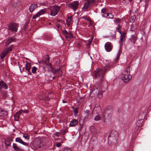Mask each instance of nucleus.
Returning <instances> with one entry per match:
<instances>
[{
    "mask_svg": "<svg viewBox=\"0 0 151 151\" xmlns=\"http://www.w3.org/2000/svg\"><path fill=\"white\" fill-rule=\"evenodd\" d=\"M94 109H95L97 111H99L101 110L100 106L98 105L95 106L94 108Z\"/></svg>",
    "mask_w": 151,
    "mask_h": 151,
    "instance_id": "f704fd0d",
    "label": "nucleus"
},
{
    "mask_svg": "<svg viewBox=\"0 0 151 151\" xmlns=\"http://www.w3.org/2000/svg\"><path fill=\"white\" fill-rule=\"evenodd\" d=\"M117 27H121L120 26V25H119V24H118L117 25Z\"/></svg>",
    "mask_w": 151,
    "mask_h": 151,
    "instance_id": "e2e57ef3",
    "label": "nucleus"
},
{
    "mask_svg": "<svg viewBox=\"0 0 151 151\" xmlns=\"http://www.w3.org/2000/svg\"><path fill=\"white\" fill-rule=\"evenodd\" d=\"M9 52V50L7 49L4 50L1 53L0 55L1 58L3 59L4 58L6 55L8 54Z\"/></svg>",
    "mask_w": 151,
    "mask_h": 151,
    "instance_id": "6ab92c4d",
    "label": "nucleus"
},
{
    "mask_svg": "<svg viewBox=\"0 0 151 151\" xmlns=\"http://www.w3.org/2000/svg\"><path fill=\"white\" fill-rule=\"evenodd\" d=\"M23 137L27 139H28L29 138V136L27 134H24L23 135Z\"/></svg>",
    "mask_w": 151,
    "mask_h": 151,
    "instance_id": "37998d69",
    "label": "nucleus"
},
{
    "mask_svg": "<svg viewBox=\"0 0 151 151\" xmlns=\"http://www.w3.org/2000/svg\"><path fill=\"white\" fill-rule=\"evenodd\" d=\"M6 92H4L2 93V94L4 97H5L6 96Z\"/></svg>",
    "mask_w": 151,
    "mask_h": 151,
    "instance_id": "4d7b16f0",
    "label": "nucleus"
},
{
    "mask_svg": "<svg viewBox=\"0 0 151 151\" xmlns=\"http://www.w3.org/2000/svg\"><path fill=\"white\" fill-rule=\"evenodd\" d=\"M15 141L17 142H18L20 144H21L27 146H28V144L27 143L23 141L19 137H17L15 139Z\"/></svg>",
    "mask_w": 151,
    "mask_h": 151,
    "instance_id": "2eb2a0df",
    "label": "nucleus"
},
{
    "mask_svg": "<svg viewBox=\"0 0 151 151\" xmlns=\"http://www.w3.org/2000/svg\"><path fill=\"white\" fill-rule=\"evenodd\" d=\"M78 122L76 119H73L70 122V126L73 127L76 126Z\"/></svg>",
    "mask_w": 151,
    "mask_h": 151,
    "instance_id": "5701e85b",
    "label": "nucleus"
},
{
    "mask_svg": "<svg viewBox=\"0 0 151 151\" xmlns=\"http://www.w3.org/2000/svg\"><path fill=\"white\" fill-rule=\"evenodd\" d=\"M51 69L52 72L54 74L57 73H59L60 71V68L55 70V68L52 67L51 64L50 63H49L47 65Z\"/></svg>",
    "mask_w": 151,
    "mask_h": 151,
    "instance_id": "f3484780",
    "label": "nucleus"
},
{
    "mask_svg": "<svg viewBox=\"0 0 151 151\" xmlns=\"http://www.w3.org/2000/svg\"><path fill=\"white\" fill-rule=\"evenodd\" d=\"M31 65L30 63H28L27 62H26V64L25 65V66L24 68H23V70L24 69L28 71V74L29 75L31 74V72L30 71V70Z\"/></svg>",
    "mask_w": 151,
    "mask_h": 151,
    "instance_id": "ddd939ff",
    "label": "nucleus"
},
{
    "mask_svg": "<svg viewBox=\"0 0 151 151\" xmlns=\"http://www.w3.org/2000/svg\"><path fill=\"white\" fill-rule=\"evenodd\" d=\"M66 102L64 100H63V103H65Z\"/></svg>",
    "mask_w": 151,
    "mask_h": 151,
    "instance_id": "680f3d73",
    "label": "nucleus"
},
{
    "mask_svg": "<svg viewBox=\"0 0 151 151\" xmlns=\"http://www.w3.org/2000/svg\"><path fill=\"white\" fill-rule=\"evenodd\" d=\"M65 37L66 38H70L71 39L73 37L72 34L71 32H68V34L65 35Z\"/></svg>",
    "mask_w": 151,
    "mask_h": 151,
    "instance_id": "7c9ffc66",
    "label": "nucleus"
},
{
    "mask_svg": "<svg viewBox=\"0 0 151 151\" xmlns=\"http://www.w3.org/2000/svg\"><path fill=\"white\" fill-rule=\"evenodd\" d=\"M13 47V46H12L9 48L6 49H7L9 50V52L10 51H11L12 50V48Z\"/></svg>",
    "mask_w": 151,
    "mask_h": 151,
    "instance_id": "5fc2aeb1",
    "label": "nucleus"
},
{
    "mask_svg": "<svg viewBox=\"0 0 151 151\" xmlns=\"http://www.w3.org/2000/svg\"><path fill=\"white\" fill-rule=\"evenodd\" d=\"M129 1H132V0H129Z\"/></svg>",
    "mask_w": 151,
    "mask_h": 151,
    "instance_id": "338daca9",
    "label": "nucleus"
},
{
    "mask_svg": "<svg viewBox=\"0 0 151 151\" xmlns=\"http://www.w3.org/2000/svg\"><path fill=\"white\" fill-rule=\"evenodd\" d=\"M61 146V144L59 142H58L56 144V146L57 147H59Z\"/></svg>",
    "mask_w": 151,
    "mask_h": 151,
    "instance_id": "603ef678",
    "label": "nucleus"
},
{
    "mask_svg": "<svg viewBox=\"0 0 151 151\" xmlns=\"http://www.w3.org/2000/svg\"><path fill=\"white\" fill-rule=\"evenodd\" d=\"M95 2V0H87V2L84 4L83 7L84 9H87L92 3H94Z\"/></svg>",
    "mask_w": 151,
    "mask_h": 151,
    "instance_id": "f8f14e48",
    "label": "nucleus"
},
{
    "mask_svg": "<svg viewBox=\"0 0 151 151\" xmlns=\"http://www.w3.org/2000/svg\"><path fill=\"white\" fill-rule=\"evenodd\" d=\"M68 131V130L66 129H65L63 130L60 133L62 135H64Z\"/></svg>",
    "mask_w": 151,
    "mask_h": 151,
    "instance_id": "a18cd8bd",
    "label": "nucleus"
},
{
    "mask_svg": "<svg viewBox=\"0 0 151 151\" xmlns=\"http://www.w3.org/2000/svg\"><path fill=\"white\" fill-rule=\"evenodd\" d=\"M78 1H75L70 3L68 4V6L73 9L74 11H75L78 8Z\"/></svg>",
    "mask_w": 151,
    "mask_h": 151,
    "instance_id": "6e6552de",
    "label": "nucleus"
},
{
    "mask_svg": "<svg viewBox=\"0 0 151 151\" xmlns=\"http://www.w3.org/2000/svg\"><path fill=\"white\" fill-rule=\"evenodd\" d=\"M104 47L105 50L107 52L111 51L113 48L112 44L109 42L106 43L104 45Z\"/></svg>",
    "mask_w": 151,
    "mask_h": 151,
    "instance_id": "9d476101",
    "label": "nucleus"
},
{
    "mask_svg": "<svg viewBox=\"0 0 151 151\" xmlns=\"http://www.w3.org/2000/svg\"><path fill=\"white\" fill-rule=\"evenodd\" d=\"M121 20V19H120L118 18H115L114 19V22L115 23H119L120 22V21Z\"/></svg>",
    "mask_w": 151,
    "mask_h": 151,
    "instance_id": "e433bc0d",
    "label": "nucleus"
},
{
    "mask_svg": "<svg viewBox=\"0 0 151 151\" xmlns=\"http://www.w3.org/2000/svg\"><path fill=\"white\" fill-rule=\"evenodd\" d=\"M42 142L40 138L35 139L33 142L32 146L35 149L40 148L42 145Z\"/></svg>",
    "mask_w": 151,
    "mask_h": 151,
    "instance_id": "39448f33",
    "label": "nucleus"
},
{
    "mask_svg": "<svg viewBox=\"0 0 151 151\" xmlns=\"http://www.w3.org/2000/svg\"><path fill=\"white\" fill-rule=\"evenodd\" d=\"M132 70L130 66H128L122 72V74L123 76L122 77V79L124 82L127 83L132 79V75L129 74Z\"/></svg>",
    "mask_w": 151,
    "mask_h": 151,
    "instance_id": "f03ea898",
    "label": "nucleus"
},
{
    "mask_svg": "<svg viewBox=\"0 0 151 151\" xmlns=\"http://www.w3.org/2000/svg\"><path fill=\"white\" fill-rule=\"evenodd\" d=\"M13 147L15 151H24V150L18 147L17 145L14 143L13 144Z\"/></svg>",
    "mask_w": 151,
    "mask_h": 151,
    "instance_id": "4be33fe9",
    "label": "nucleus"
},
{
    "mask_svg": "<svg viewBox=\"0 0 151 151\" xmlns=\"http://www.w3.org/2000/svg\"><path fill=\"white\" fill-rule=\"evenodd\" d=\"M60 132H56L55 134V135L57 137L59 136L60 135Z\"/></svg>",
    "mask_w": 151,
    "mask_h": 151,
    "instance_id": "6e6d98bb",
    "label": "nucleus"
},
{
    "mask_svg": "<svg viewBox=\"0 0 151 151\" xmlns=\"http://www.w3.org/2000/svg\"><path fill=\"white\" fill-rule=\"evenodd\" d=\"M37 5L36 4H32L29 6V11L30 13H32L35 9L37 7Z\"/></svg>",
    "mask_w": 151,
    "mask_h": 151,
    "instance_id": "aec40b11",
    "label": "nucleus"
},
{
    "mask_svg": "<svg viewBox=\"0 0 151 151\" xmlns=\"http://www.w3.org/2000/svg\"><path fill=\"white\" fill-rule=\"evenodd\" d=\"M63 151H71L69 148H65L64 149Z\"/></svg>",
    "mask_w": 151,
    "mask_h": 151,
    "instance_id": "864d4df0",
    "label": "nucleus"
},
{
    "mask_svg": "<svg viewBox=\"0 0 151 151\" xmlns=\"http://www.w3.org/2000/svg\"><path fill=\"white\" fill-rule=\"evenodd\" d=\"M111 35L109 36V37H110L112 38H114L116 37V32L114 31H112L111 32Z\"/></svg>",
    "mask_w": 151,
    "mask_h": 151,
    "instance_id": "2f4dec72",
    "label": "nucleus"
},
{
    "mask_svg": "<svg viewBox=\"0 0 151 151\" xmlns=\"http://www.w3.org/2000/svg\"><path fill=\"white\" fill-rule=\"evenodd\" d=\"M137 40V38L135 35H132L131 37L129 39V40L133 45H134Z\"/></svg>",
    "mask_w": 151,
    "mask_h": 151,
    "instance_id": "dca6fc26",
    "label": "nucleus"
},
{
    "mask_svg": "<svg viewBox=\"0 0 151 151\" xmlns=\"http://www.w3.org/2000/svg\"><path fill=\"white\" fill-rule=\"evenodd\" d=\"M125 36L126 34L124 32H123V34L122 35H121L119 39V41L120 42L121 44H122L123 42L124 39L125 38Z\"/></svg>",
    "mask_w": 151,
    "mask_h": 151,
    "instance_id": "393cba45",
    "label": "nucleus"
},
{
    "mask_svg": "<svg viewBox=\"0 0 151 151\" xmlns=\"http://www.w3.org/2000/svg\"><path fill=\"white\" fill-rule=\"evenodd\" d=\"M107 11V9L106 8H104L101 10V12L102 13H105Z\"/></svg>",
    "mask_w": 151,
    "mask_h": 151,
    "instance_id": "c03bdc74",
    "label": "nucleus"
},
{
    "mask_svg": "<svg viewBox=\"0 0 151 151\" xmlns=\"http://www.w3.org/2000/svg\"><path fill=\"white\" fill-rule=\"evenodd\" d=\"M101 119V117L99 115L96 116L94 118V120L96 121L100 120Z\"/></svg>",
    "mask_w": 151,
    "mask_h": 151,
    "instance_id": "4c0bfd02",
    "label": "nucleus"
},
{
    "mask_svg": "<svg viewBox=\"0 0 151 151\" xmlns=\"http://www.w3.org/2000/svg\"><path fill=\"white\" fill-rule=\"evenodd\" d=\"M46 9H43L41 10L38 12V13L40 16L41 15L44 14L46 12Z\"/></svg>",
    "mask_w": 151,
    "mask_h": 151,
    "instance_id": "473e14b6",
    "label": "nucleus"
},
{
    "mask_svg": "<svg viewBox=\"0 0 151 151\" xmlns=\"http://www.w3.org/2000/svg\"><path fill=\"white\" fill-rule=\"evenodd\" d=\"M55 78V76H54L53 77H52V79H54V78Z\"/></svg>",
    "mask_w": 151,
    "mask_h": 151,
    "instance_id": "69168bd1",
    "label": "nucleus"
},
{
    "mask_svg": "<svg viewBox=\"0 0 151 151\" xmlns=\"http://www.w3.org/2000/svg\"><path fill=\"white\" fill-rule=\"evenodd\" d=\"M145 117V115L143 113H141L140 115L139 116V119H142L143 120V119Z\"/></svg>",
    "mask_w": 151,
    "mask_h": 151,
    "instance_id": "c85d7f7f",
    "label": "nucleus"
},
{
    "mask_svg": "<svg viewBox=\"0 0 151 151\" xmlns=\"http://www.w3.org/2000/svg\"><path fill=\"white\" fill-rule=\"evenodd\" d=\"M89 21H88L89 22V24L90 25H92L93 24V22L91 19Z\"/></svg>",
    "mask_w": 151,
    "mask_h": 151,
    "instance_id": "13d9d810",
    "label": "nucleus"
},
{
    "mask_svg": "<svg viewBox=\"0 0 151 151\" xmlns=\"http://www.w3.org/2000/svg\"><path fill=\"white\" fill-rule=\"evenodd\" d=\"M113 114V110L111 107L106 108L103 113V117H105V116L107 117H111Z\"/></svg>",
    "mask_w": 151,
    "mask_h": 151,
    "instance_id": "423d86ee",
    "label": "nucleus"
},
{
    "mask_svg": "<svg viewBox=\"0 0 151 151\" xmlns=\"http://www.w3.org/2000/svg\"><path fill=\"white\" fill-rule=\"evenodd\" d=\"M12 141V139L11 138L8 137L5 140V144L6 145V147L7 146L10 145L11 142Z\"/></svg>",
    "mask_w": 151,
    "mask_h": 151,
    "instance_id": "412c9836",
    "label": "nucleus"
},
{
    "mask_svg": "<svg viewBox=\"0 0 151 151\" xmlns=\"http://www.w3.org/2000/svg\"><path fill=\"white\" fill-rule=\"evenodd\" d=\"M18 25L16 23L13 22L10 23L8 26V29L12 31L16 32L17 30Z\"/></svg>",
    "mask_w": 151,
    "mask_h": 151,
    "instance_id": "0eeeda50",
    "label": "nucleus"
},
{
    "mask_svg": "<svg viewBox=\"0 0 151 151\" xmlns=\"http://www.w3.org/2000/svg\"><path fill=\"white\" fill-rule=\"evenodd\" d=\"M82 18L85 20H86L88 22L91 19L89 17H88L86 16H83L82 17Z\"/></svg>",
    "mask_w": 151,
    "mask_h": 151,
    "instance_id": "ea45409f",
    "label": "nucleus"
},
{
    "mask_svg": "<svg viewBox=\"0 0 151 151\" xmlns=\"http://www.w3.org/2000/svg\"><path fill=\"white\" fill-rule=\"evenodd\" d=\"M120 50H119L118 53H117V56L116 58V61H117L119 59V56L120 55Z\"/></svg>",
    "mask_w": 151,
    "mask_h": 151,
    "instance_id": "79ce46f5",
    "label": "nucleus"
},
{
    "mask_svg": "<svg viewBox=\"0 0 151 151\" xmlns=\"http://www.w3.org/2000/svg\"><path fill=\"white\" fill-rule=\"evenodd\" d=\"M71 19V17H68V19L66 20V23L68 26L70 25Z\"/></svg>",
    "mask_w": 151,
    "mask_h": 151,
    "instance_id": "c756f323",
    "label": "nucleus"
},
{
    "mask_svg": "<svg viewBox=\"0 0 151 151\" xmlns=\"http://www.w3.org/2000/svg\"><path fill=\"white\" fill-rule=\"evenodd\" d=\"M120 28H121V27H118L117 28H116V30L118 31V30H120L119 29H120Z\"/></svg>",
    "mask_w": 151,
    "mask_h": 151,
    "instance_id": "052dcab7",
    "label": "nucleus"
},
{
    "mask_svg": "<svg viewBox=\"0 0 151 151\" xmlns=\"http://www.w3.org/2000/svg\"><path fill=\"white\" fill-rule=\"evenodd\" d=\"M37 70V68L34 66L32 68V73L35 74L36 73V71Z\"/></svg>",
    "mask_w": 151,
    "mask_h": 151,
    "instance_id": "72a5a7b5",
    "label": "nucleus"
},
{
    "mask_svg": "<svg viewBox=\"0 0 151 151\" xmlns=\"http://www.w3.org/2000/svg\"><path fill=\"white\" fill-rule=\"evenodd\" d=\"M72 108L73 109L74 115L75 116H76V115H77V114L78 113V108H75L73 107Z\"/></svg>",
    "mask_w": 151,
    "mask_h": 151,
    "instance_id": "c9c22d12",
    "label": "nucleus"
},
{
    "mask_svg": "<svg viewBox=\"0 0 151 151\" xmlns=\"http://www.w3.org/2000/svg\"><path fill=\"white\" fill-rule=\"evenodd\" d=\"M60 9V7L58 6H53L50 9L51 15L55 16L56 15Z\"/></svg>",
    "mask_w": 151,
    "mask_h": 151,
    "instance_id": "1a4fd4ad",
    "label": "nucleus"
},
{
    "mask_svg": "<svg viewBox=\"0 0 151 151\" xmlns=\"http://www.w3.org/2000/svg\"><path fill=\"white\" fill-rule=\"evenodd\" d=\"M15 39L13 37H11L10 38L6 41V45H8L10 44L12 41H14Z\"/></svg>",
    "mask_w": 151,
    "mask_h": 151,
    "instance_id": "bb28decb",
    "label": "nucleus"
},
{
    "mask_svg": "<svg viewBox=\"0 0 151 151\" xmlns=\"http://www.w3.org/2000/svg\"><path fill=\"white\" fill-rule=\"evenodd\" d=\"M118 32H119L120 33V34H121V35H122V34H123V33H122V32H121V31H120V30H118Z\"/></svg>",
    "mask_w": 151,
    "mask_h": 151,
    "instance_id": "bf43d9fd",
    "label": "nucleus"
},
{
    "mask_svg": "<svg viewBox=\"0 0 151 151\" xmlns=\"http://www.w3.org/2000/svg\"><path fill=\"white\" fill-rule=\"evenodd\" d=\"M40 14L38 13H37L36 14L34 15L32 18L33 19H35L37 18V17H39L40 16Z\"/></svg>",
    "mask_w": 151,
    "mask_h": 151,
    "instance_id": "a19ab883",
    "label": "nucleus"
},
{
    "mask_svg": "<svg viewBox=\"0 0 151 151\" xmlns=\"http://www.w3.org/2000/svg\"><path fill=\"white\" fill-rule=\"evenodd\" d=\"M109 65L108 64L106 65L102 69L97 68L95 71L94 79H98L100 81L103 80L105 73L109 70Z\"/></svg>",
    "mask_w": 151,
    "mask_h": 151,
    "instance_id": "f257e3e1",
    "label": "nucleus"
},
{
    "mask_svg": "<svg viewBox=\"0 0 151 151\" xmlns=\"http://www.w3.org/2000/svg\"><path fill=\"white\" fill-rule=\"evenodd\" d=\"M90 111L88 110H86L84 111L85 113L86 114V116H87L90 114Z\"/></svg>",
    "mask_w": 151,
    "mask_h": 151,
    "instance_id": "09e8293b",
    "label": "nucleus"
},
{
    "mask_svg": "<svg viewBox=\"0 0 151 151\" xmlns=\"http://www.w3.org/2000/svg\"><path fill=\"white\" fill-rule=\"evenodd\" d=\"M62 32L63 34H64L65 36V35H66L68 33L67 32V31L65 30H63V31Z\"/></svg>",
    "mask_w": 151,
    "mask_h": 151,
    "instance_id": "8fccbe9b",
    "label": "nucleus"
},
{
    "mask_svg": "<svg viewBox=\"0 0 151 151\" xmlns=\"http://www.w3.org/2000/svg\"><path fill=\"white\" fill-rule=\"evenodd\" d=\"M7 112L3 110L0 109V116L2 117L6 115Z\"/></svg>",
    "mask_w": 151,
    "mask_h": 151,
    "instance_id": "a878e982",
    "label": "nucleus"
},
{
    "mask_svg": "<svg viewBox=\"0 0 151 151\" xmlns=\"http://www.w3.org/2000/svg\"><path fill=\"white\" fill-rule=\"evenodd\" d=\"M143 122V120L142 119H139L137 122V127L136 128H137V129H138L139 127H141L142 125V123Z\"/></svg>",
    "mask_w": 151,
    "mask_h": 151,
    "instance_id": "b1692460",
    "label": "nucleus"
},
{
    "mask_svg": "<svg viewBox=\"0 0 151 151\" xmlns=\"http://www.w3.org/2000/svg\"><path fill=\"white\" fill-rule=\"evenodd\" d=\"M90 130L93 134H94L97 133L96 129L93 126H92L90 127Z\"/></svg>",
    "mask_w": 151,
    "mask_h": 151,
    "instance_id": "cd10ccee",
    "label": "nucleus"
},
{
    "mask_svg": "<svg viewBox=\"0 0 151 151\" xmlns=\"http://www.w3.org/2000/svg\"><path fill=\"white\" fill-rule=\"evenodd\" d=\"M28 112V111L27 110H21L17 112L14 115L15 120L16 121H18V119L19 118L20 115L22 113H27Z\"/></svg>",
    "mask_w": 151,
    "mask_h": 151,
    "instance_id": "9b49d317",
    "label": "nucleus"
},
{
    "mask_svg": "<svg viewBox=\"0 0 151 151\" xmlns=\"http://www.w3.org/2000/svg\"><path fill=\"white\" fill-rule=\"evenodd\" d=\"M2 88H4L6 89L8 88V86L4 81H0V91Z\"/></svg>",
    "mask_w": 151,
    "mask_h": 151,
    "instance_id": "a211bd4d",
    "label": "nucleus"
},
{
    "mask_svg": "<svg viewBox=\"0 0 151 151\" xmlns=\"http://www.w3.org/2000/svg\"><path fill=\"white\" fill-rule=\"evenodd\" d=\"M109 15V13H105L104 14H102V16L103 17H108Z\"/></svg>",
    "mask_w": 151,
    "mask_h": 151,
    "instance_id": "de8ad7c7",
    "label": "nucleus"
},
{
    "mask_svg": "<svg viewBox=\"0 0 151 151\" xmlns=\"http://www.w3.org/2000/svg\"><path fill=\"white\" fill-rule=\"evenodd\" d=\"M118 133L117 132L113 130L111 131L108 137V141L109 144L115 143L117 141Z\"/></svg>",
    "mask_w": 151,
    "mask_h": 151,
    "instance_id": "7ed1b4c3",
    "label": "nucleus"
},
{
    "mask_svg": "<svg viewBox=\"0 0 151 151\" xmlns=\"http://www.w3.org/2000/svg\"><path fill=\"white\" fill-rule=\"evenodd\" d=\"M150 1V0H147L146 1L147 2V3H148Z\"/></svg>",
    "mask_w": 151,
    "mask_h": 151,
    "instance_id": "0e129e2a",
    "label": "nucleus"
},
{
    "mask_svg": "<svg viewBox=\"0 0 151 151\" xmlns=\"http://www.w3.org/2000/svg\"><path fill=\"white\" fill-rule=\"evenodd\" d=\"M92 40H90V41H89V42H88V43L87 44V45L88 47H89L90 46Z\"/></svg>",
    "mask_w": 151,
    "mask_h": 151,
    "instance_id": "3c124183",
    "label": "nucleus"
},
{
    "mask_svg": "<svg viewBox=\"0 0 151 151\" xmlns=\"http://www.w3.org/2000/svg\"><path fill=\"white\" fill-rule=\"evenodd\" d=\"M135 19L136 16L134 15L132 16L131 17V19L130 20V22L132 23L133 22Z\"/></svg>",
    "mask_w": 151,
    "mask_h": 151,
    "instance_id": "58836bf2",
    "label": "nucleus"
},
{
    "mask_svg": "<svg viewBox=\"0 0 151 151\" xmlns=\"http://www.w3.org/2000/svg\"><path fill=\"white\" fill-rule=\"evenodd\" d=\"M106 89V88H103L101 86H99V85H98L97 87H96V89H94V90L93 91H95L96 95H97L98 97L99 98H100L102 96V93L105 91Z\"/></svg>",
    "mask_w": 151,
    "mask_h": 151,
    "instance_id": "20e7f679",
    "label": "nucleus"
},
{
    "mask_svg": "<svg viewBox=\"0 0 151 151\" xmlns=\"http://www.w3.org/2000/svg\"><path fill=\"white\" fill-rule=\"evenodd\" d=\"M109 15L108 16L109 18L110 19H113L114 18V16L111 13H109Z\"/></svg>",
    "mask_w": 151,
    "mask_h": 151,
    "instance_id": "49530a36",
    "label": "nucleus"
},
{
    "mask_svg": "<svg viewBox=\"0 0 151 151\" xmlns=\"http://www.w3.org/2000/svg\"><path fill=\"white\" fill-rule=\"evenodd\" d=\"M20 2L19 0H12L11 1L12 9L15 8L16 6L19 4Z\"/></svg>",
    "mask_w": 151,
    "mask_h": 151,
    "instance_id": "4468645a",
    "label": "nucleus"
},
{
    "mask_svg": "<svg viewBox=\"0 0 151 151\" xmlns=\"http://www.w3.org/2000/svg\"><path fill=\"white\" fill-rule=\"evenodd\" d=\"M148 6V4H147V7Z\"/></svg>",
    "mask_w": 151,
    "mask_h": 151,
    "instance_id": "774afa93",
    "label": "nucleus"
}]
</instances>
